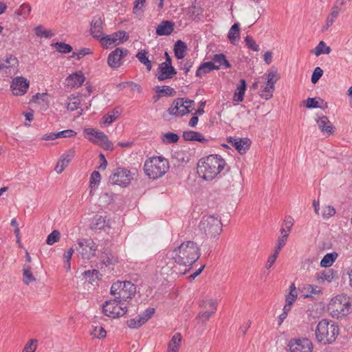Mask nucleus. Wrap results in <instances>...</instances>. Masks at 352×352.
I'll return each instance as SVG.
<instances>
[{"label": "nucleus", "instance_id": "obj_64", "mask_svg": "<svg viewBox=\"0 0 352 352\" xmlns=\"http://www.w3.org/2000/svg\"><path fill=\"white\" fill-rule=\"evenodd\" d=\"M38 341L34 339L30 340L25 345L24 352H35L37 347Z\"/></svg>", "mask_w": 352, "mask_h": 352}, {"label": "nucleus", "instance_id": "obj_48", "mask_svg": "<svg viewBox=\"0 0 352 352\" xmlns=\"http://www.w3.org/2000/svg\"><path fill=\"white\" fill-rule=\"evenodd\" d=\"M93 226L96 229L102 230L106 227H109V222L106 220V218L102 216H96L93 223Z\"/></svg>", "mask_w": 352, "mask_h": 352}, {"label": "nucleus", "instance_id": "obj_25", "mask_svg": "<svg viewBox=\"0 0 352 352\" xmlns=\"http://www.w3.org/2000/svg\"><path fill=\"white\" fill-rule=\"evenodd\" d=\"M174 23L170 21H163L156 29V34L158 36H168L174 30Z\"/></svg>", "mask_w": 352, "mask_h": 352}, {"label": "nucleus", "instance_id": "obj_50", "mask_svg": "<svg viewBox=\"0 0 352 352\" xmlns=\"http://www.w3.org/2000/svg\"><path fill=\"white\" fill-rule=\"evenodd\" d=\"M267 76V83L275 87L276 82L280 79V76L276 71H270L265 74Z\"/></svg>", "mask_w": 352, "mask_h": 352}, {"label": "nucleus", "instance_id": "obj_60", "mask_svg": "<svg viewBox=\"0 0 352 352\" xmlns=\"http://www.w3.org/2000/svg\"><path fill=\"white\" fill-rule=\"evenodd\" d=\"M126 324L130 329H137L143 325L144 322L138 316L135 318H131L127 320Z\"/></svg>", "mask_w": 352, "mask_h": 352}, {"label": "nucleus", "instance_id": "obj_38", "mask_svg": "<svg viewBox=\"0 0 352 352\" xmlns=\"http://www.w3.org/2000/svg\"><path fill=\"white\" fill-rule=\"evenodd\" d=\"M338 256V254L336 252L325 254L320 261V266L322 267H331L336 261Z\"/></svg>", "mask_w": 352, "mask_h": 352}, {"label": "nucleus", "instance_id": "obj_24", "mask_svg": "<svg viewBox=\"0 0 352 352\" xmlns=\"http://www.w3.org/2000/svg\"><path fill=\"white\" fill-rule=\"evenodd\" d=\"M316 122L318 128L322 133L328 135H331L333 133V126L327 116H320L318 119H316Z\"/></svg>", "mask_w": 352, "mask_h": 352}, {"label": "nucleus", "instance_id": "obj_39", "mask_svg": "<svg viewBox=\"0 0 352 352\" xmlns=\"http://www.w3.org/2000/svg\"><path fill=\"white\" fill-rule=\"evenodd\" d=\"M289 290V293L285 295V304L292 306L298 298V292L294 283L290 285Z\"/></svg>", "mask_w": 352, "mask_h": 352}, {"label": "nucleus", "instance_id": "obj_43", "mask_svg": "<svg viewBox=\"0 0 352 352\" xmlns=\"http://www.w3.org/2000/svg\"><path fill=\"white\" fill-rule=\"evenodd\" d=\"M36 280L35 277L31 272V267L28 265H24L23 267V282L28 285L30 283Z\"/></svg>", "mask_w": 352, "mask_h": 352}, {"label": "nucleus", "instance_id": "obj_51", "mask_svg": "<svg viewBox=\"0 0 352 352\" xmlns=\"http://www.w3.org/2000/svg\"><path fill=\"white\" fill-rule=\"evenodd\" d=\"M60 239V233L58 230H53L47 237L46 243L47 245H52L59 241Z\"/></svg>", "mask_w": 352, "mask_h": 352}, {"label": "nucleus", "instance_id": "obj_52", "mask_svg": "<svg viewBox=\"0 0 352 352\" xmlns=\"http://www.w3.org/2000/svg\"><path fill=\"white\" fill-rule=\"evenodd\" d=\"M57 52L62 54H67L72 51V47L63 42H57L54 45Z\"/></svg>", "mask_w": 352, "mask_h": 352}, {"label": "nucleus", "instance_id": "obj_6", "mask_svg": "<svg viewBox=\"0 0 352 352\" xmlns=\"http://www.w3.org/2000/svg\"><path fill=\"white\" fill-rule=\"evenodd\" d=\"M328 309L333 318L345 317L351 311L350 299L346 295H337L331 300Z\"/></svg>", "mask_w": 352, "mask_h": 352}, {"label": "nucleus", "instance_id": "obj_19", "mask_svg": "<svg viewBox=\"0 0 352 352\" xmlns=\"http://www.w3.org/2000/svg\"><path fill=\"white\" fill-rule=\"evenodd\" d=\"M129 39V36L124 31H118L111 35L103 36L101 41H103L106 45L122 44Z\"/></svg>", "mask_w": 352, "mask_h": 352}, {"label": "nucleus", "instance_id": "obj_11", "mask_svg": "<svg viewBox=\"0 0 352 352\" xmlns=\"http://www.w3.org/2000/svg\"><path fill=\"white\" fill-rule=\"evenodd\" d=\"M287 352H312L313 344L306 338H294L290 339L286 346Z\"/></svg>", "mask_w": 352, "mask_h": 352}, {"label": "nucleus", "instance_id": "obj_58", "mask_svg": "<svg viewBox=\"0 0 352 352\" xmlns=\"http://www.w3.org/2000/svg\"><path fill=\"white\" fill-rule=\"evenodd\" d=\"M91 334L96 338H104L106 337L107 332L102 326H96Z\"/></svg>", "mask_w": 352, "mask_h": 352}, {"label": "nucleus", "instance_id": "obj_59", "mask_svg": "<svg viewBox=\"0 0 352 352\" xmlns=\"http://www.w3.org/2000/svg\"><path fill=\"white\" fill-rule=\"evenodd\" d=\"M244 40L248 49L254 52L259 51V46L256 44L255 41L251 36H246Z\"/></svg>", "mask_w": 352, "mask_h": 352}, {"label": "nucleus", "instance_id": "obj_21", "mask_svg": "<svg viewBox=\"0 0 352 352\" xmlns=\"http://www.w3.org/2000/svg\"><path fill=\"white\" fill-rule=\"evenodd\" d=\"M229 142L240 154L245 153L251 144V141L248 138H230Z\"/></svg>", "mask_w": 352, "mask_h": 352}, {"label": "nucleus", "instance_id": "obj_36", "mask_svg": "<svg viewBox=\"0 0 352 352\" xmlns=\"http://www.w3.org/2000/svg\"><path fill=\"white\" fill-rule=\"evenodd\" d=\"M187 50L186 44L181 40L177 41L174 46L175 56L177 59L183 58Z\"/></svg>", "mask_w": 352, "mask_h": 352}, {"label": "nucleus", "instance_id": "obj_5", "mask_svg": "<svg viewBox=\"0 0 352 352\" xmlns=\"http://www.w3.org/2000/svg\"><path fill=\"white\" fill-rule=\"evenodd\" d=\"M199 230L207 239H216L222 231L221 219L212 214L205 215L199 222Z\"/></svg>", "mask_w": 352, "mask_h": 352}, {"label": "nucleus", "instance_id": "obj_44", "mask_svg": "<svg viewBox=\"0 0 352 352\" xmlns=\"http://www.w3.org/2000/svg\"><path fill=\"white\" fill-rule=\"evenodd\" d=\"M146 8V0H135L133 3V13L137 16H142Z\"/></svg>", "mask_w": 352, "mask_h": 352}, {"label": "nucleus", "instance_id": "obj_29", "mask_svg": "<svg viewBox=\"0 0 352 352\" xmlns=\"http://www.w3.org/2000/svg\"><path fill=\"white\" fill-rule=\"evenodd\" d=\"M304 103L305 107L308 109L320 108L322 109H325L328 107L327 103L321 98L316 99V98H308L305 101H304Z\"/></svg>", "mask_w": 352, "mask_h": 352}, {"label": "nucleus", "instance_id": "obj_32", "mask_svg": "<svg viewBox=\"0 0 352 352\" xmlns=\"http://www.w3.org/2000/svg\"><path fill=\"white\" fill-rule=\"evenodd\" d=\"M212 70H217V67H214V63L210 61L206 62L200 65L198 67L196 71V76L197 77H202Z\"/></svg>", "mask_w": 352, "mask_h": 352}, {"label": "nucleus", "instance_id": "obj_28", "mask_svg": "<svg viewBox=\"0 0 352 352\" xmlns=\"http://www.w3.org/2000/svg\"><path fill=\"white\" fill-rule=\"evenodd\" d=\"M246 90V81L244 79L240 80V83L236 86L234 95L233 100L234 102H242Z\"/></svg>", "mask_w": 352, "mask_h": 352}, {"label": "nucleus", "instance_id": "obj_63", "mask_svg": "<svg viewBox=\"0 0 352 352\" xmlns=\"http://www.w3.org/2000/svg\"><path fill=\"white\" fill-rule=\"evenodd\" d=\"M155 314V309L153 307L147 308L139 317L142 319V322L146 323Z\"/></svg>", "mask_w": 352, "mask_h": 352}, {"label": "nucleus", "instance_id": "obj_16", "mask_svg": "<svg viewBox=\"0 0 352 352\" xmlns=\"http://www.w3.org/2000/svg\"><path fill=\"white\" fill-rule=\"evenodd\" d=\"M10 88L13 95L23 96L29 88V81L22 76L16 77L12 80Z\"/></svg>", "mask_w": 352, "mask_h": 352}, {"label": "nucleus", "instance_id": "obj_61", "mask_svg": "<svg viewBox=\"0 0 352 352\" xmlns=\"http://www.w3.org/2000/svg\"><path fill=\"white\" fill-rule=\"evenodd\" d=\"M91 54V51L89 48H82L76 52H74L72 57L80 60L86 55Z\"/></svg>", "mask_w": 352, "mask_h": 352}, {"label": "nucleus", "instance_id": "obj_35", "mask_svg": "<svg viewBox=\"0 0 352 352\" xmlns=\"http://www.w3.org/2000/svg\"><path fill=\"white\" fill-rule=\"evenodd\" d=\"M80 98L78 96L71 95L67 98L66 108L70 111H74L80 108Z\"/></svg>", "mask_w": 352, "mask_h": 352}, {"label": "nucleus", "instance_id": "obj_20", "mask_svg": "<svg viewBox=\"0 0 352 352\" xmlns=\"http://www.w3.org/2000/svg\"><path fill=\"white\" fill-rule=\"evenodd\" d=\"M176 73L175 68L172 65L162 63L158 67L156 76L159 81H164L166 79L172 78Z\"/></svg>", "mask_w": 352, "mask_h": 352}, {"label": "nucleus", "instance_id": "obj_46", "mask_svg": "<svg viewBox=\"0 0 352 352\" xmlns=\"http://www.w3.org/2000/svg\"><path fill=\"white\" fill-rule=\"evenodd\" d=\"M274 90L275 87H272V85L266 83L265 86L261 87L259 95L262 98H264L266 100H267L272 98Z\"/></svg>", "mask_w": 352, "mask_h": 352}, {"label": "nucleus", "instance_id": "obj_42", "mask_svg": "<svg viewBox=\"0 0 352 352\" xmlns=\"http://www.w3.org/2000/svg\"><path fill=\"white\" fill-rule=\"evenodd\" d=\"M137 58L139 61L144 65L148 71H151L152 68V64L148 57V52L145 50H140L136 54Z\"/></svg>", "mask_w": 352, "mask_h": 352}, {"label": "nucleus", "instance_id": "obj_15", "mask_svg": "<svg viewBox=\"0 0 352 352\" xmlns=\"http://www.w3.org/2000/svg\"><path fill=\"white\" fill-rule=\"evenodd\" d=\"M129 54V50L126 49L116 48L111 52L107 58V63L109 66L113 69L120 67L122 64V59L124 56Z\"/></svg>", "mask_w": 352, "mask_h": 352}, {"label": "nucleus", "instance_id": "obj_49", "mask_svg": "<svg viewBox=\"0 0 352 352\" xmlns=\"http://www.w3.org/2000/svg\"><path fill=\"white\" fill-rule=\"evenodd\" d=\"M215 313V311L201 310L197 315L196 320L199 322L205 323L210 320L211 316Z\"/></svg>", "mask_w": 352, "mask_h": 352}, {"label": "nucleus", "instance_id": "obj_13", "mask_svg": "<svg viewBox=\"0 0 352 352\" xmlns=\"http://www.w3.org/2000/svg\"><path fill=\"white\" fill-rule=\"evenodd\" d=\"M131 172L123 168H118L109 177V181L114 185L126 186L129 185L132 180Z\"/></svg>", "mask_w": 352, "mask_h": 352}, {"label": "nucleus", "instance_id": "obj_22", "mask_svg": "<svg viewBox=\"0 0 352 352\" xmlns=\"http://www.w3.org/2000/svg\"><path fill=\"white\" fill-rule=\"evenodd\" d=\"M67 87H79L85 80V77L81 71L70 74L66 78Z\"/></svg>", "mask_w": 352, "mask_h": 352}, {"label": "nucleus", "instance_id": "obj_23", "mask_svg": "<svg viewBox=\"0 0 352 352\" xmlns=\"http://www.w3.org/2000/svg\"><path fill=\"white\" fill-rule=\"evenodd\" d=\"M102 21L100 17H95L91 23L90 32L94 38L102 40L104 34L102 30Z\"/></svg>", "mask_w": 352, "mask_h": 352}, {"label": "nucleus", "instance_id": "obj_14", "mask_svg": "<svg viewBox=\"0 0 352 352\" xmlns=\"http://www.w3.org/2000/svg\"><path fill=\"white\" fill-rule=\"evenodd\" d=\"M19 60L12 54L6 55L0 61V70L5 71L10 76L14 75L18 71Z\"/></svg>", "mask_w": 352, "mask_h": 352}, {"label": "nucleus", "instance_id": "obj_55", "mask_svg": "<svg viewBox=\"0 0 352 352\" xmlns=\"http://www.w3.org/2000/svg\"><path fill=\"white\" fill-rule=\"evenodd\" d=\"M101 179L100 174L98 171L94 170L90 177L89 186L91 188L97 187Z\"/></svg>", "mask_w": 352, "mask_h": 352}, {"label": "nucleus", "instance_id": "obj_57", "mask_svg": "<svg viewBox=\"0 0 352 352\" xmlns=\"http://www.w3.org/2000/svg\"><path fill=\"white\" fill-rule=\"evenodd\" d=\"M156 92L159 94L168 96H172L175 93L174 89L169 86H158L156 88Z\"/></svg>", "mask_w": 352, "mask_h": 352}, {"label": "nucleus", "instance_id": "obj_31", "mask_svg": "<svg viewBox=\"0 0 352 352\" xmlns=\"http://www.w3.org/2000/svg\"><path fill=\"white\" fill-rule=\"evenodd\" d=\"M182 336L180 333H175L168 344V350L173 352H179L182 344Z\"/></svg>", "mask_w": 352, "mask_h": 352}, {"label": "nucleus", "instance_id": "obj_34", "mask_svg": "<svg viewBox=\"0 0 352 352\" xmlns=\"http://www.w3.org/2000/svg\"><path fill=\"white\" fill-rule=\"evenodd\" d=\"M212 63H214V67H217V69L220 67L230 68L231 67L226 57L223 54H217L212 58Z\"/></svg>", "mask_w": 352, "mask_h": 352}, {"label": "nucleus", "instance_id": "obj_41", "mask_svg": "<svg viewBox=\"0 0 352 352\" xmlns=\"http://www.w3.org/2000/svg\"><path fill=\"white\" fill-rule=\"evenodd\" d=\"M331 47L327 46L324 41H321L312 50V53L315 56H319L321 54H329L331 52Z\"/></svg>", "mask_w": 352, "mask_h": 352}, {"label": "nucleus", "instance_id": "obj_12", "mask_svg": "<svg viewBox=\"0 0 352 352\" xmlns=\"http://www.w3.org/2000/svg\"><path fill=\"white\" fill-rule=\"evenodd\" d=\"M77 243V251L83 259L89 260L96 255L98 246L92 239H81L78 240Z\"/></svg>", "mask_w": 352, "mask_h": 352}, {"label": "nucleus", "instance_id": "obj_9", "mask_svg": "<svg viewBox=\"0 0 352 352\" xmlns=\"http://www.w3.org/2000/svg\"><path fill=\"white\" fill-rule=\"evenodd\" d=\"M83 134L91 142L98 144L106 150H113V144L104 132L92 128H87L84 129Z\"/></svg>", "mask_w": 352, "mask_h": 352}, {"label": "nucleus", "instance_id": "obj_37", "mask_svg": "<svg viewBox=\"0 0 352 352\" xmlns=\"http://www.w3.org/2000/svg\"><path fill=\"white\" fill-rule=\"evenodd\" d=\"M341 8L338 6H334L331 10L330 14L326 19V25L324 30H327L336 21L339 15Z\"/></svg>", "mask_w": 352, "mask_h": 352}, {"label": "nucleus", "instance_id": "obj_45", "mask_svg": "<svg viewBox=\"0 0 352 352\" xmlns=\"http://www.w3.org/2000/svg\"><path fill=\"white\" fill-rule=\"evenodd\" d=\"M217 305L218 302L216 300L210 298L202 300L200 302L199 306L202 310L212 311L216 312Z\"/></svg>", "mask_w": 352, "mask_h": 352}, {"label": "nucleus", "instance_id": "obj_26", "mask_svg": "<svg viewBox=\"0 0 352 352\" xmlns=\"http://www.w3.org/2000/svg\"><path fill=\"white\" fill-rule=\"evenodd\" d=\"M336 278L333 270H327L316 274V279L318 283H331Z\"/></svg>", "mask_w": 352, "mask_h": 352}, {"label": "nucleus", "instance_id": "obj_62", "mask_svg": "<svg viewBox=\"0 0 352 352\" xmlns=\"http://www.w3.org/2000/svg\"><path fill=\"white\" fill-rule=\"evenodd\" d=\"M35 34L40 37L50 38L52 36L50 30H44L43 26L38 25L35 28Z\"/></svg>", "mask_w": 352, "mask_h": 352}, {"label": "nucleus", "instance_id": "obj_33", "mask_svg": "<svg viewBox=\"0 0 352 352\" xmlns=\"http://www.w3.org/2000/svg\"><path fill=\"white\" fill-rule=\"evenodd\" d=\"M240 24L239 23H235L233 24L228 34V38L230 43L233 45L236 44L240 37Z\"/></svg>", "mask_w": 352, "mask_h": 352}, {"label": "nucleus", "instance_id": "obj_40", "mask_svg": "<svg viewBox=\"0 0 352 352\" xmlns=\"http://www.w3.org/2000/svg\"><path fill=\"white\" fill-rule=\"evenodd\" d=\"M203 10L200 6H196L192 3L190 7L188 8L187 14L188 17L192 20L199 19L202 15Z\"/></svg>", "mask_w": 352, "mask_h": 352}, {"label": "nucleus", "instance_id": "obj_1", "mask_svg": "<svg viewBox=\"0 0 352 352\" xmlns=\"http://www.w3.org/2000/svg\"><path fill=\"white\" fill-rule=\"evenodd\" d=\"M170 256L177 264L188 267L199 258L200 249L195 242L186 241L173 249Z\"/></svg>", "mask_w": 352, "mask_h": 352}, {"label": "nucleus", "instance_id": "obj_7", "mask_svg": "<svg viewBox=\"0 0 352 352\" xmlns=\"http://www.w3.org/2000/svg\"><path fill=\"white\" fill-rule=\"evenodd\" d=\"M135 292V285L130 281H117L111 287V294L116 300L124 303L131 300Z\"/></svg>", "mask_w": 352, "mask_h": 352}, {"label": "nucleus", "instance_id": "obj_4", "mask_svg": "<svg viewBox=\"0 0 352 352\" xmlns=\"http://www.w3.org/2000/svg\"><path fill=\"white\" fill-rule=\"evenodd\" d=\"M338 334L339 328L335 322L323 319L317 324L316 337L319 342L331 344L335 342Z\"/></svg>", "mask_w": 352, "mask_h": 352}, {"label": "nucleus", "instance_id": "obj_18", "mask_svg": "<svg viewBox=\"0 0 352 352\" xmlns=\"http://www.w3.org/2000/svg\"><path fill=\"white\" fill-rule=\"evenodd\" d=\"M76 154L74 148H69L60 157L55 167V170L58 174H60L65 168L69 165Z\"/></svg>", "mask_w": 352, "mask_h": 352}, {"label": "nucleus", "instance_id": "obj_30", "mask_svg": "<svg viewBox=\"0 0 352 352\" xmlns=\"http://www.w3.org/2000/svg\"><path fill=\"white\" fill-rule=\"evenodd\" d=\"M183 138L186 141H197L202 143L208 141L201 133L194 131H184Z\"/></svg>", "mask_w": 352, "mask_h": 352}, {"label": "nucleus", "instance_id": "obj_47", "mask_svg": "<svg viewBox=\"0 0 352 352\" xmlns=\"http://www.w3.org/2000/svg\"><path fill=\"white\" fill-rule=\"evenodd\" d=\"M82 276L86 278H88L90 283H93L99 279L100 276H101V274L97 270H92L85 271L82 273Z\"/></svg>", "mask_w": 352, "mask_h": 352}, {"label": "nucleus", "instance_id": "obj_53", "mask_svg": "<svg viewBox=\"0 0 352 352\" xmlns=\"http://www.w3.org/2000/svg\"><path fill=\"white\" fill-rule=\"evenodd\" d=\"M179 140V135L176 133L168 132L165 133L162 137V142L165 144L175 143Z\"/></svg>", "mask_w": 352, "mask_h": 352}, {"label": "nucleus", "instance_id": "obj_2", "mask_svg": "<svg viewBox=\"0 0 352 352\" xmlns=\"http://www.w3.org/2000/svg\"><path fill=\"white\" fill-rule=\"evenodd\" d=\"M226 164V161L221 156L210 155L199 160L197 173L204 180L211 181L220 174Z\"/></svg>", "mask_w": 352, "mask_h": 352}, {"label": "nucleus", "instance_id": "obj_27", "mask_svg": "<svg viewBox=\"0 0 352 352\" xmlns=\"http://www.w3.org/2000/svg\"><path fill=\"white\" fill-rule=\"evenodd\" d=\"M121 114V109L119 107L113 109L111 111L103 116L100 124L101 125L109 126L116 121Z\"/></svg>", "mask_w": 352, "mask_h": 352}, {"label": "nucleus", "instance_id": "obj_17", "mask_svg": "<svg viewBox=\"0 0 352 352\" xmlns=\"http://www.w3.org/2000/svg\"><path fill=\"white\" fill-rule=\"evenodd\" d=\"M300 290L304 298L316 299L323 294L321 287L312 284H305Z\"/></svg>", "mask_w": 352, "mask_h": 352}, {"label": "nucleus", "instance_id": "obj_3", "mask_svg": "<svg viewBox=\"0 0 352 352\" xmlns=\"http://www.w3.org/2000/svg\"><path fill=\"white\" fill-rule=\"evenodd\" d=\"M168 169V161L162 156L151 157L145 161L144 164L145 174L152 179L162 177Z\"/></svg>", "mask_w": 352, "mask_h": 352}, {"label": "nucleus", "instance_id": "obj_10", "mask_svg": "<svg viewBox=\"0 0 352 352\" xmlns=\"http://www.w3.org/2000/svg\"><path fill=\"white\" fill-rule=\"evenodd\" d=\"M102 311L107 317L117 318L123 316L126 313L127 309L124 302H118L114 298L104 302Z\"/></svg>", "mask_w": 352, "mask_h": 352}, {"label": "nucleus", "instance_id": "obj_8", "mask_svg": "<svg viewBox=\"0 0 352 352\" xmlns=\"http://www.w3.org/2000/svg\"><path fill=\"white\" fill-rule=\"evenodd\" d=\"M194 109V100L185 98H179L173 102L171 106L168 109V112L170 115L182 117L188 114Z\"/></svg>", "mask_w": 352, "mask_h": 352}, {"label": "nucleus", "instance_id": "obj_54", "mask_svg": "<svg viewBox=\"0 0 352 352\" xmlns=\"http://www.w3.org/2000/svg\"><path fill=\"white\" fill-rule=\"evenodd\" d=\"M284 225L285 227L280 229V234H287V235H289L294 225V219L291 217H287L284 220Z\"/></svg>", "mask_w": 352, "mask_h": 352}, {"label": "nucleus", "instance_id": "obj_56", "mask_svg": "<svg viewBox=\"0 0 352 352\" xmlns=\"http://www.w3.org/2000/svg\"><path fill=\"white\" fill-rule=\"evenodd\" d=\"M74 250L73 248L69 249L63 255V260L65 261L64 267L68 272L71 269L70 260L73 256Z\"/></svg>", "mask_w": 352, "mask_h": 352}]
</instances>
